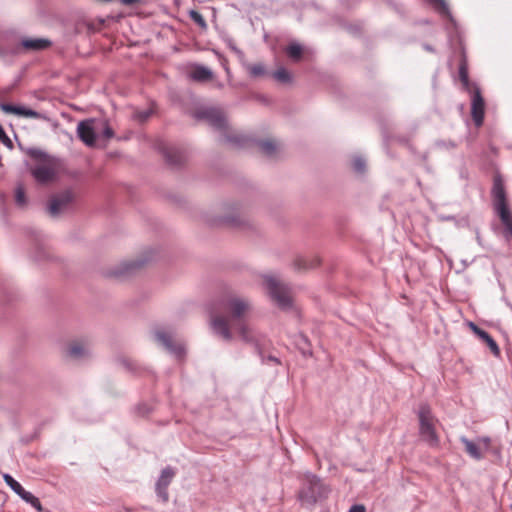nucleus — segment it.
I'll return each mask as SVG.
<instances>
[{"label": "nucleus", "instance_id": "1", "mask_svg": "<svg viewBox=\"0 0 512 512\" xmlns=\"http://www.w3.org/2000/svg\"><path fill=\"white\" fill-rule=\"evenodd\" d=\"M251 312L248 300L238 296H228L219 304V309L211 314V326L216 334L231 341L237 334L247 343L256 341L253 329L247 323Z\"/></svg>", "mask_w": 512, "mask_h": 512}, {"label": "nucleus", "instance_id": "2", "mask_svg": "<svg viewBox=\"0 0 512 512\" xmlns=\"http://www.w3.org/2000/svg\"><path fill=\"white\" fill-rule=\"evenodd\" d=\"M36 163L30 171L34 179L40 184H48L55 181L61 170V163L54 157L41 152H33Z\"/></svg>", "mask_w": 512, "mask_h": 512}, {"label": "nucleus", "instance_id": "3", "mask_svg": "<svg viewBox=\"0 0 512 512\" xmlns=\"http://www.w3.org/2000/svg\"><path fill=\"white\" fill-rule=\"evenodd\" d=\"M492 197L497 212L507 234L512 237V213L509 210L503 179L500 175L493 178Z\"/></svg>", "mask_w": 512, "mask_h": 512}, {"label": "nucleus", "instance_id": "4", "mask_svg": "<svg viewBox=\"0 0 512 512\" xmlns=\"http://www.w3.org/2000/svg\"><path fill=\"white\" fill-rule=\"evenodd\" d=\"M418 419L421 439L432 448L439 447L440 438L436 430L438 420L434 417L428 405L422 404L419 407Z\"/></svg>", "mask_w": 512, "mask_h": 512}, {"label": "nucleus", "instance_id": "5", "mask_svg": "<svg viewBox=\"0 0 512 512\" xmlns=\"http://www.w3.org/2000/svg\"><path fill=\"white\" fill-rule=\"evenodd\" d=\"M265 283L272 299L278 304V306L281 308H287L291 305V292L286 285L281 283L274 276H267L265 278Z\"/></svg>", "mask_w": 512, "mask_h": 512}, {"label": "nucleus", "instance_id": "6", "mask_svg": "<svg viewBox=\"0 0 512 512\" xmlns=\"http://www.w3.org/2000/svg\"><path fill=\"white\" fill-rule=\"evenodd\" d=\"M197 117L201 119H205L208 121V123L215 127L216 129L222 131L223 136L231 142H238V137H231L228 134V125L225 119V116L222 111L218 109H204L199 112H197Z\"/></svg>", "mask_w": 512, "mask_h": 512}, {"label": "nucleus", "instance_id": "7", "mask_svg": "<svg viewBox=\"0 0 512 512\" xmlns=\"http://www.w3.org/2000/svg\"><path fill=\"white\" fill-rule=\"evenodd\" d=\"M329 489L315 476L308 480V488L304 489L300 496L309 503H315L327 497Z\"/></svg>", "mask_w": 512, "mask_h": 512}, {"label": "nucleus", "instance_id": "8", "mask_svg": "<svg viewBox=\"0 0 512 512\" xmlns=\"http://www.w3.org/2000/svg\"><path fill=\"white\" fill-rule=\"evenodd\" d=\"M74 194L72 191L67 190L57 195H54L50 199L49 213L51 216H58L60 213L68 209L72 201L74 200Z\"/></svg>", "mask_w": 512, "mask_h": 512}, {"label": "nucleus", "instance_id": "9", "mask_svg": "<svg viewBox=\"0 0 512 512\" xmlns=\"http://www.w3.org/2000/svg\"><path fill=\"white\" fill-rule=\"evenodd\" d=\"M485 114V102L478 87L472 90L471 116L476 126L483 124Z\"/></svg>", "mask_w": 512, "mask_h": 512}, {"label": "nucleus", "instance_id": "10", "mask_svg": "<svg viewBox=\"0 0 512 512\" xmlns=\"http://www.w3.org/2000/svg\"><path fill=\"white\" fill-rule=\"evenodd\" d=\"M175 472L172 468L166 467L163 469L161 476L156 485V491L158 496L164 501H168V486L173 479Z\"/></svg>", "mask_w": 512, "mask_h": 512}, {"label": "nucleus", "instance_id": "11", "mask_svg": "<svg viewBox=\"0 0 512 512\" xmlns=\"http://www.w3.org/2000/svg\"><path fill=\"white\" fill-rule=\"evenodd\" d=\"M93 121H81L77 127V133L81 141H83L87 146H94L95 144V130L92 126Z\"/></svg>", "mask_w": 512, "mask_h": 512}, {"label": "nucleus", "instance_id": "12", "mask_svg": "<svg viewBox=\"0 0 512 512\" xmlns=\"http://www.w3.org/2000/svg\"><path fill=\"white\" fill-rule=\"evenodd\" d=\"M0 108L3 112L8 114H15L27 118H40V114L37 111L25 107L15 106L12 104H1Z\"/></svg>", "mask_w": 512, "mask_h": 512}, {"label": "nucleus", "instance_id": "13", "mask_svg": "<svg viewBox=\"0 0 512 512\" xmlns=\"http://www.w3.org/2000/svg\"><path fill=\"white\" fill-rule=\"evenodd\" d=\"M22 45L25 49L39 51L50 47L51 42L44 38L25 39L22 41Z\"/></svg>", "mask_w": 512, "mask_h": 512}, {"label": "nucleus", "instance_id": "14", "mask_svg": "<svg viewBox=\"0 0 512 512\" xmlns=\"http://www.w3.org/2000/svg\"><path fill=\"white\" fill-rule=\"evenodd\" d=\"M460 441L465 446V451L474 459H481L483 457V453L480 447V444L477 442L470 441L468 438L462 436Z\"/></svg>", "mask_w": 512, "mask_h": 512}, {"label": "nucleus", "instance_id": "15", "mask_svg": "<svg viewBox=\"0 0 512 512\" xmlns=\"http://www.w3.org/2000/svg\"><path fill=\"white\" fill-rule=\"evenodd\" d=\"M163 154L167 161L172 165H180L185 160L184 154L172 147H165L163 149Z\"/></svg>", "mask_w": 512, "mask_h": 512}, {"label": "nucleus", "instance_id": "16", "mask_svg": "<svg viewBox=\"0 0 512 512\" xmlns=\"http://www.w3.org/2000/svg\"><path fill=\"white\" fill-rule=\"evenodd\" d=\"M87 353L86 345L81 341H73L68 345L67 354L71 358H81Z\"/></svg>", "mask_w": 512, "mask_h": 512}, {"label": "nucleus", "instance_id": "17", "mask_svg": "<svg viewBox=\"0 0 512 512\" xmlns=\"http://www.w3.org/2000/svg\"><path fill=\"white\" fill-rule=\"evenodd\" d=\"M190 76L195 81H207L212 78V72L203 66H194L190 72Z\"/></svg>", "mask_w": 512, "mask_h": 512}, {"label": "nucleus", "instance_id": "18", "mask_svg": "<svg viewBox=\"0 0 512 512\" xmlns=\"http://www.w3.org/2000/svg\"><path fill=\"white\" fill-rule=\"evenodd\" d=\"M262 152L267 156H274L280 150V145L274 140H264L259 143Z\"/></svg>", "mask_w": 512, "mask_h": 512}, {"label": "nucleus", "instance_id": "19", "mask_svg": "<svg viewBox=\"0 0 512 512\" xmlns=\"http://www.w3.org/2000/svg\"><path fill=\"white\" fill-rule=\"evenodd\" d=\"M480 339L486 343V345L489 347V349L491 350V352L495 355V356H499L500 355V349H499V346L498 344L496 343V341L490 336V334L488 332H481L480 334Z\"/></svg>", "mask_w": 512, "mask_h": 512}, {"label": "nucleus", "instance_id": "20", "mask_svg": "<svg viewBox=\"0 0 512 512\" xmlns=\"http://www.w3.org/2000/svg\"><path fill=\"white\" fill-rule=\"evenodd\" d=\"M287 55L294 61H299L302 57L303 49L299 44H290L286 48Z\"/></svg>", "mask_w": 512, "mask_h": 512}, {"label": "nucleus", "instance_id": "21", "mask_svg": "<svg viewBox=\"0 0 512 512\" xmlns=\"http://www.w3.org/2000/svg\"><path fill=\"white\" fill-rule=\"evenodd\" d=\"M247 69L252 77H262L267 73L266 68L262 63L250 64Z\"/></svg>", "mask_w": 512, "mask_h": 512}, {"label": "nucleus", "instance_id": "22", "mask_svg": "<svg viewBox=\"0 0 512 512\" xmlns=\"http://www.w3.org/2000/svg\"><path fill=\"white\" fill-rule=\"evenodd\" d=\"M429 3L437 10L440 14L444 16H449L450 11L449 7L445 0H428Z\"/></svg>", "mask_w": 512, "mask_h": 512}, {"label": "nucleus", "instance_id": "23", "mask_svg": "<svg viewBox=\"0 0 512 512\" xmlns=\"http://www.w3.org/2000/svg\"><path fill=\"white\" fill-rule=\"evenodd\" d=\"M274 79L281 83H289L291 81V75L285 68H279L273 73Z\"/></svg>", "mask_w": 512, "mask_h": 512}, {"label": "nucleus", "instance_id": "24", "mask_svg": "<svg viewBox=\"0 0 512 512\" xmlns=\"http://www.w3.org/2000/svg\"><path fill=\"white\" fill-rule=\"evenodd\" d=\"M157 340L164 345L167 349L172 350L173 349V343L171 336L163 331H159L156 333Z\"/></svg>", "mask_w": 512, "mask_h": 512}, {"label": "nucleus", "instance_id": "25", "mask_svg": "<svg viewBox=\"0 0 512 512\" xmlns=\"http://www.w3.org/2000/svg\"><path fill=\"white\" fill-rule=\"evenodd\" d=\"M459 77H460V80H461L462 84L464 85V87L466 89H468L469 88L468 70H467L466 64L464 62L461 63V65L459 67Z\"/></svg>", "mask_w": 512, "mask_h": 512}, {"label": "nucleus", "instance_id": "26", "mask_svg": "<svg viewBox=\"0 0 512 512\" xmlns=\"http://www.w3.org/2000/svg\"><path fill=\"white\" fill-rule=\"evenodd\" d=\"M15 201L19 206L26 204L25 190L22 186L17 187L15 191Z\"/></svg>", "mask_w": 512, "mask_h": 512}, {"label": "nucleus", "instance_id": "27", "mask_svg": "<svg viewBox=\"0 0 512 512\" xmlns=\"http://www.w3.org/2000/svg\"><path fill=\"white\" fill-rule=\"evenodd\" d=\"M25 501L27 503L31 504L39 512L43 511V507L41 505L40 500L36 496H34L32 493L28 496V498Z\"/></svg>", "mask_w": 512, "mask_h": 512}, {"label": "nucleus", "instance_id": "28", "mask_svg": "<svg viewBox=\"0 0 512 512\" xmlns=\"http://www.w3.org/2000/svg\"><path fill=\"white\" fill-rule=\"evenodd\" d=\"M3 479L5 481V483L13 490H17L19 488L20 483H18L11 475L9 474H4L3 475Z\"/></svg>", "mask_w": 512, "mask_h": 512}, {"label": "nucleus", "instance_id": "29", "mask_svg": "<svg viewBox=\"0 0 512 512\" xmlns=\"http://www.w3.org/2000/svg\"><path fill=\"white\" fill-rule=\"evenodd\" d=\"M190 15H191V18L194 20L195 23H197L201 27H205L206 26L205 20H204L203 16L200 13H198L196 11H192Z\"/></svg>", "mask_w": 512, "mask_h": 512}, {"label": "nucleus", "instance_id": "30", "mask_svg": "<svg viewBox=\"0 0 512 512\" xmlns=\"http://www.w3.org/2000/svg\"><path fill=\"white\" fill-rule=\"evenodd\" d=\"M477 443L480 444L481 450L487 451L490 447V439L488 437H482L477 440Z\"/></svg>", "mask_w": 512, "mask_h": 512}, {"label": "nucleus", "instance_id": "31", "mask_svg": "<svg viewBox=\"0 0 512 512\" xmlns=\"http://www.w3.org/2000/svg\"><path fill=\"white\" fill-rule=\"evenodd\" d=\"M136 266H137V264L134 262L125 263V264H123L122 270L117 275H124V274L128 273L129 271H131L132 269H134Z\"/></svg>", "mask_w": 512, "mask_h": 512}, {"label": "nucleus", "instance_id": "32", "mask_svg": "<svg viewBox=\"0 0 512 512\" xmlns=\"http://www.w3.org/2000/svg\"><path fill=\"white\" fill-rule=\"evenodd\" d=\"M353 167L356 171L362 172L364 170L365 163L362 159L357 158L353 161Z\"/></svg>", "mask_w": 512, "mask_h": 512}, {"label": "nucleus", "instance_id": "33", "mask_svg": "<svg viewBox=\"0 0 512 512\" xmlns=\"http://www.w3.org/2000/svg\"><path fill=\"white\" fill-rule=\"evenodd\" d=\"M18 496H20L24 501L28 498V496L31 494L30 492L26 491L22 486H19L17 490L14 491Z\"/></svg>", "mask_w": 512, "mask_h": 512}, {"label": "nucleus", "instance_id": "34", "mask_svg": "<svg viewBox=\"0 0 512 512\" xmlns=\"http://www.w3.org/2000/svg\"><path fill=\"white\" fill-rule=\"evenodd\" d=\"M103 134L106 139H110L114 135L113 130L107 124H105Z\"/></svg>", "mask_w": 512, "mask_h": 512}, {"label": "nucleus", "instance_id": "35", "mask_svg": "<svg viewBox=\"0 0 512 512\" xmlns=\"http://www.w3.org/2000/svg\"><path fill=\"white\" fill-rule=\"evenodd\" d=\"M348 512H366L364 505H353Z\"/></svg>", "mask_w": 512, "mask_h": 512}, {"label": "nucleus", "instance_id": "36", "mask_svg": "<svg viewBox=\"0 0 512 512\" xmlns=\"http://www.w3.org/2000/svg\"><path fill=\"white\" fill-rule=\"evenodd\" d=\"M473 332L480 338V334L481 332H485L483 329L479 328L477 325H475L474 323H471L470 324Z\"/></svg>", "mask_w": 512, "mask_h": 512}, {"label": "nucleus", "instance_id": "37", "mask_svg": "<svg viewBox=\"0 0 512 512\" xmlns=\"http://www.w3.org/2000/svg\"><path fill=\"white\" fill-rule=\"evenodd\" d=\"M295 265H296L299 269H301V268H306V262H305V260H303V259H297V260L295 261Z\"/></svg>", "mask_w": 512, "mask_h": 512}, {"label": "nucleus", "instance_id": "38", "mask_svg": "<svg viewBox=\"0 0 512 512\" xmlns=\"http://www.w3.org/2000/svg\"><path fill=\"white\" fill-rule=\"evenodd\" d=\"M150 116V112L139 113L138 117L141 121H145Z\"/></svg>", "mask_w": 512, "mask_h": 512}, {"label": "nucleus", "instance_id": "39", "mask_svg": "<svg viewBox=\"0 0 512 512\" xmlns=\"http://www.w3.org/2000/svg\"><path fill=\"white\" fill-rule=\"evenodd\" d=\"M140 0H121V3L125 4V5H132V4H135V3H138Z\"/></svg>", "mask_w": 512, "mask_h": 512}]
</instances>
